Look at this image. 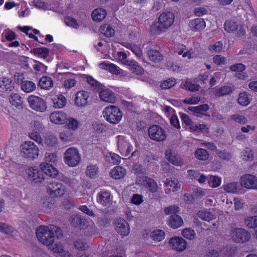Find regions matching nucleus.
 <instances>
[{
    "label": "nucleus",
    "mask_w": 257,
    "mask_h": 257,
    "mask_svg": "<svg viewBox=\"0 0 257 257\" xmlns=\"http://www.w3.org/2000/svg\"><path fill=\"white\" fill-rule=\"evenodd\" d=\"M44 172L38 169L29 168L27 171L28 179L35 183H42L44 180Z\"/></svg>",
    "instance_id": "obj_13"
},
{
    "label": "nucleus",
    "mask_w": 257,
    "mask_h": 257,
    "mask_svg": "<svg viewBox=\"0 0 257 257\" xmlns=\"http://www.w3.org/2000/svg\"><path fill=\"white\" fill-rule=\"evenodd\" d=\"M198 216L201 219L209 221L213 220L215 217L214 215L207 211H200L198 213Z\"/></svg>",
    "instance_id": "obj_46"
},
{
    "label": "nucleus",
    "mask_w": 257,
    "mask_h": 257,
    "mask_svg": "<svg viewBox=\"0 0 257 257\" xmlns=\"http://www.w3.org/2000/svg\"><path fill=\"white\" fill-rule=\"evenodd\" d=\"M51 121L56 124H64L67 120L66 114L62 111H56L51 113Z\"/></svg>",
    "instance_id": "obj_16"
},
{
    "label": "nucleus",
    "mask_w": 257,
    "mask_h": 257,
    "mask_svg": "<svg viewBox=\"0 0 257 257\" xmlns=\"http://www.w3.org/2000/svg\"><path fill=\"white\" fill-rule=\"evenodd\" d=\"M220 182L221 179L220 178L215 176H210L209 177L208 184L211 187L215 188L218 187L220 184Z\"/></svg>",
    "instance_id": "obj_52"
},
{
    "label": "nucleus",
    "mask_w": 257,
    "mask_h": 257,
    "mask_svg": "<svg viewBox=\"0 0 257 257\" xmlns=\"http://www.w3.org/2000/svg\"><path fill=\"white\" fill-rule=\"evenodd\" d=\"M57 158L53 154L46 153L45 162L40 164V169L46 175L55 178L58 174V170L54 167Z\"/></svg>",
    "instance_id": "obj_2"
},
{
    "label": "nucleus",
    "mask_w": 257,
    "mask_h": 257,
    "mask_svg": "<svg viewBox=\"0 0 257 257\" xmlns=\"http://www.w3.org/2000/svg\"><path fill=\"white\" fill-rule=\"evenodd\" d=\"M200 100V96H193L191 98H190L189 99H184L183 102L185 104H197L198 102H199Z\"/></svg>",
    "instance_id": "obj_62"
},
{
    "label": "nucleus",
    "mask_w": 257,
    "mask_h": 257,
    "mask_svg": "<svg viewBox=\"0 0 257 257\" xmlns=\"http://www.w3.org/2000/svg\"><path fill=\"white\" fill-rule=\"evenodd\" d=\"M100 66L101 68L107 70L113 74H118L119 73L117 67L113 64L104 62L100 64Z\"/></svg>",
    "instance_id": "obj_38"
},
{
    "label": "nucleus",
    "mask_w": 257,
    "mask_h": 257,
    "mask_svg": "<svg viewBox=\"0 0 257 257\" xmlns=\"http://www.w3.org/2000/svg\"><path fill=\"white\" fill-rule=\"evenodd\" d=\"M140 181L141 182V185L147 188L151 192L156 193L157 192L158 186L153 179L143 176L140 177Z\"/></svg>",
    "instance_id": "obj_14"
},
{
    "label": "nucleus",
    "mask_w": 257,
    "mask_h": 257,
    "mask_svg": "<svg viewBox=\"0 0 257 257\" xmlns=\"http://www.w3.org/2000/svg\"><path fill=\"white\" fill-rule=\"evenodd\" d=\"M224 29L228 32L231 33L236 30L238 29V25L233 21H227L225 22Z\"/></svg>",
    "instance_id": "obj_47"
},
{
    "label": "nucleus",
    "mask_w": 257,
    "mask_h": 257,
    "mask_svg": "<svg viewBox=\"0 0 257 257\" xmlns=\"http://www.w3.org/2000/svg\"><path fill=\"white\" fill-rule=\"evenodd\" d=\"M53 197L52 196L47 197L43 199V204L44 207L46 208H51L55 206V201Z\"/></svg>",
    "instance_id": "obj_53"
},
{
    "label": "nucleus",
    "mask_w": 257,
    "mask_h": 257,
    "mask_svg": "<svg viewBox=\"0 0 257 257\" xmlns=\"http://www.w3.org/2000/svg\"><path fill=\"white\" fill-rule=\"evenodd\" d=\"M103 28V34L105 36L110 37L114 34V30L108 25H105Z\"/></svg>",
    "instance_id": "obj_63"
},
{
    "label": "nucleus",
    "mask_w": 257,
    "mask_h": 257,
    "mask_svg": "<svg viewBox=\"0 0 257 257\" xmlns=\"http://www.w3.org/2000/svg\"><path fill=\"white\" fill-rule=\"evenodd\" d=\"M47 190L52 197H60L64 194L65 187L61 183L55 181L48 184Z\"/></svg>",
    "instance_id": "obj_10"
},
{
    "label": "nucleus",
    "mask_w": 257,
    "mask_h": 257,
    "mask_svg": "<svg viewBox=\"0 0 257 257\" xmlns=\"http://www.w3.org/2000/svg\"><path fill=\"white\" fill-rule=\"evenodd\" d=\"M97 167L95 165H89L87 167L86 174L90 178H93L96 175Z\"/></svg>",
    "instance_id": "obj_54"
},
{
    "label": "nucleus",
    "mask_w": 257,
    "mask_h": 257,
    "mask_svg": "<svg viewBox=\"0 0 257 257\" xmlns=\"http://www.w3.org/2000/svg\"><path fill=\"white\" fill-rule=\"evenodd\" d=\"M241 187L240 183L232 182L225 185L224 189L227 192L235 193L240 190Z\"/></svg>",
    "instance_id": "obj_31"
},
{
    "label": "nucleus",
    "mask_w": 257,
    "mask_h": 257,
    "mask_svg": "<svg viewBox=\"0 0 257 257\" xmlns=\"http://www.w3.org/2000/svg\"><path fill=\"white\" fill-rule=\"evenodd\" d=\"M174 21V16L172 13H163L159 17L158 22L150 26V33L157 35L165 32L173 24Z\"/></svg>",
    "instance_id": "obj_1"
},
{
    "label": "nucleus",
    "mask_w": 257,
    "mask_h": 257,
    "mask_svg": "<svg viewBox=\"0 0 257 257\" xmlns=\"http://www.w3.org/2000/svg\"><path fill=\"white\" fill-rule=\"evenodd\" d=\"M28 101L31 108L36 111L43 112L47 109L45 101L41 97L31 95L28 97Z\"/></svg>",
    "instance_id": "obj_9"
},
{
    "label": "nucleus",
    "mask_w": 257,
    "mask_h": 257,
    "mask_svg": "<svg viewBox=\"0 0 257 257\" xmlns=\"http://www.w3.org/2000/svg\"><path fill=\"white\" fill-rule=\"evenodd\" d=\"M245 68V66L241 63H238L230 66V69L236 72L243 71Z\"/></svg>",
    "instance_id": "obj_60"
},
{
    "label": "nucleus",
    "mask_w": 257,
    "mask_h": 257,
    "mask_svg": "<svg viewBox=\"0 0 257 257\" xmlns=\"http://www.w3.org/2000/svg\"><path fill=\"white\" fill-rule=\"evenodd\" d=\"M230 235L235 242L238 243L245 242L250 238V233L245 229L241 228L233 229L231 231Z\"/></svg>",
    "instance_id": "obj_8"
},
{
    "label": "nucleus",
    "mask_w": 257,
    "mask_h": 257,
    "mask_svg": "<svg viewBox=\"0 0 257 257\" xmlns=\"http://www.w3.org/2000/svg\"><path fill=\"white\" fill-rule=\"evenodd\" d=\"M180 211V208L177 205H170L164 208V211L166 215L177 214Z\"/></svg>",
    "instance_id": "obj_50"
},
{
    "label": "nucleus",
    "mask_w": 257,
    "mask_h": 257,
    "mask_svg": "<svg viewBox=\"0 0 257 257\" xmlns=\"http://www.w3.org/2000/svg\"><path fill=\"white\" fill-rule=\"evenodd\" d=\"M103 114L106 120L112 124L118 123L122 116L119 109L114 105L106 107L103 111Z\"/></svg>",
    "instance_id": "obj_5"
},
{
    "label": "nucleus",
    "mask_w": 257,
    "mask_h": 257,
    "mask_svg": "<svg viewBox=\"0 0 257 257\" xmlns=\"http://www.w3.org/2000/svg\"><path fill=\"white\" fill-rule=\"evenodd\" d=\"M143 202L142 195L134 194L131 199V202L136 205H140Z\"/></svg>",
    "instance_id": "obj_64"
},
{
    "label": "nucleus",
    "mask_w": 257,
    "mask_h": 257,
    "mask_svg": "<svg viewBox=\"0 0 257 257\" xmlns=\"http://www.w3.org/2000/svg\"><path fill=\"white\" fill-rule=\"evenodd\" d=\"M9 99L10 103L16 107L21 106L23 103L21 97L17 93H12Z\"/></svg>",
    "instance_id": "obj_41"
},
{
    "label": "nucleus",
    "mask_w": 257,
    "mask_h": 257,
    "mask_svg": "<svg viewBox=\"0 0 257 257\" xmlns=\"http://www.w3.org/2000/svg\"><path fill=\"white\" fill-rule=\"evenodd\" d=\"M65 22L67 26L73 27L75 29H78L79 27L76 20L74 18L70 17L66 18Z\"/></svg>",
    "instance_id": "obj_56"
},
{
    "label": "nucleus",
    "mask_w": 257,
    "mask_h": 257,
    "mask_svg": "<svg viewBox=\"0 0 257 257\" xmlns=\"http://www.w3.org/2000/svg\"><path fill=\"white\" fill-rule=\"evenodd\" d=\"M88 98L87 92L84 91H79L76 94L75 103L79 107H83L87 104Z\"/></svg>",
    "instance_id": "obj_19"
},
{
    "label": "nucleus",
    "mask_w": 257,
    "mask_h": 257,
    "mask_svg": "<svg viewBox=\"0 0 257 257\" xmlns=\"http://www.w3.org/2000/svg\"><path fill=\"white\" fill-rule=\"evenodd\" d=\"M87 81L91 85L95 86L96 88H98L99 90L102 89L104 87L103 85L99 83L91 76H88L87 77Z\"/></svg>",
    "instance_id": "obj_57"
},
{
    "label": "nucleus",
    "mask_w": 257,
    "mask_h": 257,
    "mask_svg": "<svg viewBox=\"0 0 257 257\" xmlns=\"http://www.w3.org/2000/svg\"><path fill=\"white\" fill-rule=\"evenodd\" d=\"M242 187L248 189H257V177L250 174L244 175L240 178Z\"/></svg>",
    "instance_id": "obj_12"
},
{
    "label": "nucleus",
    "mask_w": 257,
    "mask_h": 257,
    "mask_svg": "<svg viewBox=\"0 0 257 257\" xmlns=\"http://www.w3.org/2000/svg\"><path fill=\"white\" fill-rule=\"evenodd\" d=\"M209 108L208 104H204L197 106L189 107L188 110L194 113V115L197 116H200L199 114H203V112L207 111Z\"/></svg>",
    "instance_id": "obj_29"
},
{
    "label": "nucleus",
    "mask_w": 257,
    "mask_h": 257,
    "mask_svg": "<svg viewBox=\"0 0 257 257\" xmlns=\"http://www.w3.org/2000/svg\"><path fill=\"white\" fill-rule=\"evenodd\" d=\"M205 26L204 20L200 18L192 20L189 24L190 29L193 31H201L205 28Z\"/></svg>",
    "instance_id": "obj_22"
},
{
    "label": "nucleus",
    "mask_w": 257,
    "mask_h": 257,
    "mask_svg": "<svg viewBox=\"0 0 257 257\" xmlns=\"http://www.w3.org/2000/svg\"><path fill=\"white\" fill-rule=\"evenodd\" d=\"M235 250L234 247L227 245L220 250V255L223 257H232L235 252Z\"/></svg>",
    "instance_id": "obj_39"
},
{
    "label": "nucleus",
    "mask_w": 257,
    "mask_h": 257,
    "mask_svg": "<svg viewBox=\"0 0 257 257\" xmlns=\"http://www.w3.org/2000/svg\"><path fill=\"white\" fill-rule=\"evenodd\" d=\"M114 224L116 231L122 236H126L130 233L129 225L124 219H116Z\"/></svg>",
    "instance_id": "obj_11"
},
{
    "label": "nucleus",
    "mask_w": 257,
    "mask_h": 257,
    "mask_svg": "<svg viewBox=\"0 0 257 257\" xmlns=\"http://www.w3.org/2000/svg\"><path fill=\"white\" fill-rule=\"evenodd\" d=\"M237 101L239 104L243 106H246L249 103L248 95L245 92L239 93Z\"/></svg>",
    "instance_id": "obj_51"
},
{
    "label": "nucleus",
    "mask_w": 257,
    "mask_h": 257,
    "mask_svg": "<svg viewBox=\"0 0 257 257\" xmlns=\"http://www.w3.org/2000/svg\"><path fill=\"white\" fill-rule=\"evenodd\" d=\"M166 156L167 160L172 164L176 166H180L181 165V159L178 157L173 155L171 152L168 154V152L166 151Z\"/></svg>",
    "instance_id": "obj_45"
},
{
    "label": "nucleus",
    "mask_w": 257,
    "mask_h": 257,
    "mask_svg": "<svg viewBox=\"0 0 257 257\" xmlns=\"http://www.w3.org/2000/svg\"><path fill=\"white\" fill-rule=\"evenodd\" d=\"M244 223L246 226L249 228H257V216H249L244 218Z\"/></svg>",
    "instance_id": "obj_35"
},
{
    "label": "nucleus",
    "mask_w": 257,
    "mask_h": 257,
    "mask_svg": "<svg viewBox=\"0 0 257 257\" xmlns=\"http://www.w3.org/2000/svg\"><path fill=\"white\" fill-rule=\"evenodd\" d=\"M110 193L108 192H103L97 195V201L103 205H105L109 199Z\"/></svg>",
    "instance_id": "obj_48"
},
{
    "label": "nucleus",
    "mask_w": 257,
    "mask_h": 257,
    "mask_svg": "<svg viewBox=\"0 0 257 257\" xmlns=\"http://www.w3.org/2000/svg\"><path fill=\"white\" fill-rule=\"evenodd\" d=\"M184 87L186 89L191 91H198L200 87L198 84L192 83L191 82H186L184 84Z\"/></svg>",
    "instance_id": "obj_58"
},
{
    "label": "nucleus",
    "mask_w": 257,
    "mask_h": 257,
    "mask_svg": "<svg viewBox=\"0 0 257 257\" xmlns=\"http://www.w3.org/2000/svg\"><path fill=\"white\" fill-rule=\"evenodd\" d=\"M71 225L75 227H78L80 229H83L86 225V220L81 217L80 215H72L70 218Z\"/></svg>",
    "instance_id": "obj_20"
},
{
    "label": "nucleus",
    "mask_w": 257,
    "mask_h": 257,
    "mask_svg": "<svg viewBox=\"0 0 257 257\" xmlns=\"http://www.w3.org/2000/svg\"><path fill=\"white\" fill-rule=\"evenodd\" d=\"M64 155L65 162L69 166L74 167L77 166L81 160L78 150L74 148L68 149Z\"/></svg>",
    "instance_id": "obj_6"
},
{
    "label": "nucleus",
    "mask_w": 257,
    "mask_h": 257,
    "mask_svg": "<svg viewBox=\"0 0 257 257\" xmlns=\"http://www.w3.org/2000/svg\"><path fill=\"white\" fill-rule=\"evenodd\" d=\"M176 83V82L175 79L169 78L162 82L160 84V87L163 89H169L174 86Z\"/></svg>",
    "instance_id": "obj_49"
},
{
    "label": "nucleus",
    "mask_w": 257,
    "mask_h": 257,
    "mask_svg": "<svg viewBox=\"0 0 257 257\" xmlns=\"http://www.w3.org/2000/svg\"><path fill=\"white\" fill-rule=\"evenodd\" d=\"M39 85L42 89H49L53 86V82L50 77L43 76L39 80Z\"/></svg>",
    "instance_id": "obj_33"
},
{
    "label": "nucleus",
    "mask_w": 257,
    "mask_h": 257,
    "mask_svg": "<svg viewBox=\"0 0 257 257\" xmlns=\"http://www.w3.org/2000/svg\"><path fill=\"white\" fill-rule=\"evenodd\" d=\"M165 186L169 192H175L180 188V185L177 179L171 178L166 179L165 183Z\"/></svg>",
    "instance_id": "obj_23"
},
{
    "label": "nucleus",
    "mask_w": 257,
    "mask_h": 257,
    "mask_svg": "<svg viewBox=\"0 0 257 257\" xmlns=\"http://www.w3.org/2000/svg\"><path fill=\"white\" fill-rule=\"evenodd\" d=\"M231 118L237 122L245 124L247 122V119L243 116L242 115H240L237 114H235L231 116Z\"/></svg>",
    "instance_id": "obj_59"
},
{
    "label": "nucleus",
    "mask_w": 257,
    "mask_h": 257,
    "mask_svg": "<svg viewBox=\"0 0 257 257\" xmlns=\"http://www.w3.org/2000/svg\"><path fill=\"white\" fill-rule=\"evenodd\" d=\"M21 154L22 157L29 160H33L38 158L39 150L32 142H26L21 147Z\"/></svg>",
    "instance_id": "obj_4"
},
{
    "label": "nucleus",
    "mask_w": 257,
    "mask_h": 257,
    "mask_svg": "<svg viewBox=\"0 0 257 257\" xmlns=\"http://www.w3.org/2000/svg\"><path fill=\"white\" fill-rule=\"evenodd\" d=\"M133 169L136 173L145 174L146 173V170L142 165L139 164H135L133 166Z\"/></svg>",
    "instance_id": "obj_61"
},
{
    "label": "nucleus",
    "mask_w": 257,
    "mask_h": 257,
    "mask_svg": "<svg viewBox=\"0 0 257 257\" xmlns=\"http://www.w3.org/2000/svg\"><path fill=\"white\" fill-rule=\"evenodd\" d=\"M15 231V228L11 225L6 223L1 222L0 224V232L7 235H11Z\"/></svg>",
    "instance_id": "obj_42"
},
{
    "label": "nucleus",
    "mask_w": 257,
    "mask_h": 257,
    "mask_svg": "<svg viewBox=\"0 0 257 257\" xmlns=\"http://www.w3.org/2000/svg\"><path fill=\"white\" fill-rule=\"evenodd\" d=\"M65 127L72 132H74L78 127L79 122L76 119L72 117H67Z\"/></svg>",
    "instance_id": "obj_34"
},
{
    "label": "nucleus",
    "mask_w": 257,
    "mask_h": 257,
    "mask_svg": "<svg viewBox=\"0 0 257 257\" xmlns=\"http://www.w3.org/2000/svg\"><path fill=\"white\" fill-rule=\"evenodd\" d=\"M150 138L156 142H161L166 140L167 135L166 131L158 125H153L148 129Z\"/></svg>",
    "instance_id": "obj_7"
},
{
    "label": "nucleus",
    "mask_w": 257,
    "mask_h": 257,
    "mask_svg": "<svg viewBox=\"0 0 257 257\" xmlns=\"http://www.w3.org/2000/svg\"><path fill=\"white\" fill-rule=\"evenodd\" d=\"M106 15V11L102 8L96 9L92 13V18L96 22L102 21Z\"/></svg>",
    "instance_id": "obj_27"
},
{
    "label": "nucleus",
    "mask_w": 257,
    "mask_h": 257,
    "mask_svg": "<svg viewBox=\"0 0 257 257\" xmlns=\"http://www.w3.org/2000/svg\"><path fill=\"white\" fill-rule=\"evenodd\" d=\"M59 138L63 142H70L74 141L75 139V135L73 132L67 129L65 131H63L59 134Z\"/></svg>",
    "instance_id": "obj_25"
},
{
    "label": "nucleus",
    "mask_w": 257,
    "mask_h": 257,
    "mask_svg": "<svg viewBox=\"0 0 257 257\" xmlns=\"http://www.w3.org/2000/svg\"><path fill=\"white\" fill-rule=\"evenodd\" d=\"M36 88L35 84L30 81H24L21 83V89L26 93H30Z\"/></svg>",
    "instance_id": "obj_36"
},
{
    "label": "nucleus",
    "mask_w": 257,
    "mask_h": 257,
    "mask_svg": "<svg viewBox=\"0 0 257 257\" xmlns=\"http://www.w3.org/2000/svg\"><path fill=\"white\" fill-rule=\"evenodd\" d=\"M196 158L200 160H206L209 158L207 151L203 149H198L195 153Z\"/></svg>",
    "instance_id": "obj_43"
},
{
    "label": "nucleus",
    "mask_w": 257,
    "mask_h": 257,
    "mask_svg": "<svg viewBox=\"0 0 257 257\" xmlns=\"http://www.w3.org/2000/svg\"><path fill=\"white\" fill-rule=\"evenodd\" d=\"M32 51L35 55H38L44 58H46L49 55V49L45 47L34 48Z\"/></svg>",
    "instance_id": "obj_44"
},
{
    "label": "nucleus",
    "mask_w": 257,
    "mask_h": 257,
    "mask_svg": "<svg viewBox=\"0 0 257 257\" xmlns=\"http://www.w3.org/2000/svg\"><path fill=\"white\" fill-rule=\"evenodd\" d=\"M173 249L179 251L184 250L186 247V240L182 237H175L171 238L169 241Z\"/></svg>",
    "instance_id": "obj_15"
},
{
    "label": "nucleus",
    "mask_w": 257,
    "mask_h": 257,
    "mask_svg": "<svg viewBox=\"0 0 257 257\" xmlns=\"http://www.w3.org/2000/svg\"><path fill=\"white\" fill-rule=\"evenodd\" d=\"M150 60L154 62H159L163 59V55L159 51L151 49L148 51Z\"/></svg>",
    "instance_id": "obj_30"
},
{
    "label": "nucleus",
    "mask_w": 257,
    "mask_h": 257,
    "mask_svg": "<svg viewBox=\"0 0 257 257\" xmlns=\"http://www.w3.org/2000/svg\"><path fill=\"white\" fill-rule=\"evenodd\" d=\"M99 97L101 100L108 103H114L116 101V97L114 94L110 90L106 89H100Z\"/></svg>",
    "instance_id": "obj_17"
},
{
    "label": "nucleus",
    "mask_w": 257,
    "mask_h": 257,
    "mask_svg": "<svg viewBox=\"0 0 257 257\" xmlns=\"http://www.w3.org/2000/svg\"><path fill=\"white\" fill-rule=\"evenodd\" d=\"M38 239L46 245H52L54 241V234L52 231L51 226H40L36 230Z\"/></svg>",
    "instance_id": "obj_3"
},
{
    "label": "nucleus",
    "mask_w": 257,
    "mask_h": 257,
    "mask_svg": "<svg viewBox=\"0 0 257 257\" xmlns=\"http://www.w3.org/2000/svg\"><path fill=\"white\" fill-rule=\"evenodd\" d=\"M0 88L6 91H10L14 88V84L11 79L7 77H0Z\"/></svg>",
    "instance_id": "obj_26"
},
{
    "label": "nucleus",
    "mask_w": 257,
    "mask_h": 257,
    "mask_svg": "<svg viewBox=\"0 0 257 257\" xmlns=\"http://www.w3.org/2000/svg\"><path fill=\"white\" fill-rule=\"evenodd\" d=\"M214 94L218 97L228 95L233 90L232 87L229 86H223L218 88H215Z\"/></svg>",
    "instance_id": "obj_32"
},
{
    "label": "nucleus",
    "mask_w": 257,
    "mask_h": 257,
    "mask_svg": "<svg viewBox=\"0 0 257 257\" xmlns=\"http://www.w3.org/2000/svg\"><path fill=\"white\" fill-rule=\"evenodd\" d=\"M182 234L184 237L189 239L194 238L195 235L194 231L191 228L184 229L182 231Z\"/></svg>",
    "instance_id": "obj_55"
},
{
    "label": "nucleus",
    "mask_w": 257,
    "mask_h": 257,
    "mask_svg": "<svg viewBox=\"0 0 257 257\" xmlns=\"http://www.w3.org/2000/svg\"><path fill=\"white\" fill-rule=\"evenodd\" d=\"M165 236L164 231L161 229L154 230L151 233V237L155 241H160L162 240Z\"/></svg>",
    "instance_id": "obj_40"
},
{
    "label": "nucleus",
    "mask_w": 257,
    "mask_h": 257,
    "mask_svg": "<svg viewBox=\"0 0 257 257\" xmlns=\"http://www.w3.org/2000/svg\"><path fill=\"white\" fill-rule=\"evenodd\" d=\"M58 143V139L54 134H47L45 139V144L46 146L53 147L55 146Z\"/></svg>",
    "instance_id": "obj_37"
},
{
    "label": "nucleus",
    "mask_w": 257,
    "mask_h": 257,
    "mask_svg": "<svg viewBox=\"0 0 257 257\" xmlns=\"http://www.w3.org/2000/svg\"><path fill=\"white\" fill-rule=\"evenodd\" d=\"M126 171L125 169L119 166L115 167L110 172V176L114 179H120L124 176Z\"/></svg>",
    "instance_id": "obj_24"
},
{
    "label": "nucleus",
    "mask_w": 257,
    "mask_h": 257,
    "mask_svg": "<svg viewBox=\"0 0 257 257\" xmlns=\"http://www.w3.org/2000/svg\"><path fill=\"white\" fill-rule=\"evenodd\" d=\"M123 63L128 66L130 70L134 73L137 75H141L144 72V69L139 66V64L134 60H126L123 62Z\"/></svg>",
    "instance_id": "obj_21"
},
{
    "label": "nucleus",
    "mask_w": 257,
    "mask_h": 257,
    "mask_svg": "<svg viewBox=\"0 0 257 257\" xmlns=\"http://www.w3.org/2000/svg\"><path fill=\"white\" fill-rule=\"evenodd\" d=\"M52 100L53 103V107L56 108H63L66 104V99L62 94L55 96Z\"/></svg>",
    "instance_id": "obj_28"
},
{
    "label": "nucleus",
    "mask_w": 257,
    "mask_h": 257,
    "mask_svg": "<svg viewBox=\"0 0 257 257\" xmlns=\"http://www.w3.org/2000/svg\"><path fill=\"white\" fill-rule=\"evenodd\" d=\"M183 224V220L182 218L178 214H172L169 216L168 219V225L173 229L181 227Z\"/></svg>",
    "instance_id": "obj_18"
}]
</instances>
